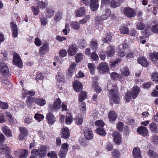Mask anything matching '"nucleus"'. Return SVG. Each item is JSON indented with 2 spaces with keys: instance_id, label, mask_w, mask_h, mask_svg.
I'll use <instances>...</instances> for the list:
<instances>
[{
  "instance_id": "obj_47",
  "label": "nucleus",
  "mask_w": 158,
  "mask_h": 158,
  "mask_svg": "<svg viewBox=\"0 0 158 158\" xmlns=\"http://www.w3.org/2000/svg\"><path fill=\"white\" fill-rule=\"evenodd\" d=\"M56 78L59 83L63 82L64 80V77L61 73L58 74L56 76Z\"/></svg>"
},
{
  "instance_id": "obj_40",
  "label": "nucleus",
  "mask_w": 158,
  "mask_h": 158,
  "mask_svg": "<svg viewBox=\"0 0 158 158\" xmlns=\"http://www.w3.org/2000/svg\"><path fill=\"white\" fill-rule=\"evenodd\" d=\"M92 85L96 92L98 93H99L101 92L102 89L101 87L99 86L98 84L96 82H94V83L92 84Z\"/></svg>"
},
{
  "instance_id": "obj_48",
  "label": "nucleus",
  "mask_w": 158,
  "mask_h": 158,
  "mask_svg": "<svg viewBox=\"0 0 158 158\" xmlns=\"http://www.w3.org/2000/svg\"><path fill=\"white\" fill-rule=\"evenodd\" d=\"M73 118L72 116L70 114H67L66 118V123L67 124H70L73 120Z\"/></svg>"
},
{
  "instance_id": "obj_38",
  "label": "nucleus",
  "mask_w": 158,
  "mask_h": 158,
  "mask_svg": "<svg viewBox=\"0 0 158 158\" xmlns=\"http://www.w3.org/2000/svg\"><path fill=\"white\" fill-rule=\"evenodd\" d=\"M120 31L121 34H127L129 32V30L127 26H123L121 27Z\"/></svg>"
},
{
  "instance_id": "obj_44",
  "label": "nucleus",
  "mask_w": 158,
  "mask_h": 158,
  "mask_svg": "<svg viewBox=\"0 0 158 158\" xmlns=\"http://www.w3.org/2000/svg\"><path fill=\"white\" fill-rule=\"evenodd\" d=\"M31 9L34 15H37L39 14L40 10L38 6L35 7L32 6L31 7Z\"/></svg>"
},
{
  "instance_id": "obj_34",
  "label": "nucleus",
  "mask_w": 158,
  "mask_h": 158,
  "mask_svg": "<svg viewBox=\"0 0 158 158\" xmlns=\"http://www.w3.org/2000/svg\"><path fill=\"white\" fill-rule=\"evenodd\" d=\"M87 93L85 91L82 92L79 94L78 98L79 101L80 102H83L86 98Z\"/></svg>"
},
{
  "instance_id": "obj_16",
  "label": "nucleus",
  "mask_w": 158,
  "mask_h": 158,
  "mask_svg": "<svg viewBox=\"0 0 158 158\" xmlns=\"http://www.w3.org/2000/svg\"><path fill=\"white\" fill-rule=\"evenodd\" d=\"M76 65L75 63H72L70 65L67 73V77L68 78H71L73 74Z\"/></svg>"
},
{
  "instance_id": "obj_32",
  "label": "nucleus",
  "mask_w": 158,
  "mask_h": 158,
  "mask_svg": "<svg viewBox=\"0 0 158 158\" xmlns=\"http://www.w3.org/2000/svg\"><path fill=\"white\" fill-rule=\"evenodd\" d=\"M119 2L112 0L110 3V6L113 8H116L120 6V4L123 2V0H118Z\"/></svg>"
},
{
  "instance_id": "obj_53",
  "label": "nucleus",
  "mask_w": 158,
  "mask_h": 158,
  "mask_svg": "<svg viewBox=\"0 0 158 158\" xmlns=\"http://www.w3.org/2000/svg\"><path fill=\"white\" fill-rule=\"evenodd\" d=\"M151 140L154 144L158 145V136L152 135L151 137Z\"/></svg>"
},
{
  "instance_id": "obj_17",
  "label": "nucleus",
  "mask_w": 158,
  "mask_h": 158,
  "mask_svg": "<svg viewBox=\"0 0 158 158\" xmlns=\"http://www.w3.org/2000/svg\"><path fill=\"white\" fill-rule=\"evenodd\" d=\"M55 12L54 9L52 8H47L46 9L45 15L46 18H50L52 17Z\"/></svg>"
},
{
  "instance_id": "obj_45",
  "label": "nucleus",
  "mask_w": 158,
  "mask_h": 158,
  "mask_svg": "<svg viewBox=\"0 0 158 158\" xmlns=\"http://www.w3.org/2000/svg\"><path fill=\"white\" fill-rule=\"evenodd\" d=\"M19 130L20 133L27 136L28 132L26 128L23 127H20L19 128Z\"/></svg>"
},
{
  "instance_id": "obj_39",
  "label": "nucleus",
  "mask_w": 158,
  "mask_h": 158,
  "mask_svg": "<svg viewBox=\"0 0 158 158\" xmlns=\"http://www.w3.org/2000/svg\"><path fill=\"white\" fill-rule=\"evenodd\" d=\"M90 47L91 49L95 51L97 49L98 47L97 42L94 41L92 40L90 42Z\"/></svg>"
},
{
  "instance_id": "obj_42",
  "label": "nucleus",
  "mask_w": 158,
  "mask_h": 158,
  "mask_svg": "<svg viewBox=\"0 0 158 158\" xmlns=\"http://www.w3.org/2000/svg\"><path fill=\"white\" fill-rule=\"evenodd\" d=\"M34 118L36 120L40 122L44 118V116L42 114L36 113L35 114Z\"/></svg>"
},
{
  "instance_id": "obj_21",
  "label": "nucleus",
  "mask_w": 158,
  "mask_h": 158,
  "mask_svg": "<svg viewBox=\"0 0 158 158\" xmlns=\"http://www.w3.org/2000/svg\"><path fill=\"white\" fill-rule=\"evenodd\" d=\"M70 136V133L67 127H63L62 128L61 136L64 139H67Z\"/></svg>"
},
{
  "instance_id": "obj_54",
  "label": "nucleus",
  "mask_w": 158,
  "mask_h": 158,
  "mask_svg": "<svg viewBox=\"0 0 158 158\" xmlns=\"http://www.w3.org/2000/svg\"><path fill=\"white\" fill-rule=\"evenodd\" d=\"M152 78L156 83L158 84V73L156 72L152 73Z\"/></svg>"
},
{
  "instance_id": "obj_20",
  "label": "nucleus",
  "mask_w": 158,
  "mask_h": 158,
  "mask_svg": "<svg viewBox=\"0 0 158 158\" xmlns=\"http://www.w3.org/2000/svg\"><path fill=\"white\" fill-rule=\"evenodd\" d=\"M106 52L108 57H112L115 53L114 47L111 45H110L106 48Z\"/></svg>"
},
{
  "instance_id": "obj_49",
  "label": "nucleus",
  "mask_w": 158,
  "mask_h": 158,
  "mask_svg": "<svg viewBox=\"0 0 158 158\" xmlns=\"http://www.w3.org/2000/svg\"><path fill=\"white\" fill-rule=\"evenodd\" d=\"M110 76L111 78L114 80H117L118 78L119 79L121 77V76L119 75L117 73L115 72H113Z\"/></svg>"
},
{
  "instance_id": "obj_18",
  "label": "nucleus",
  "mask_w": 158,
  "mask_h": 158,
  "mask_svg": "<svg viewBox=\"0 0 158 158\" xmlns=\"http://www.w3.org/2000/svg\"><path fill=\"white\" fill-rule=\"evenodd\" d=\"M84 135L86 139L89 140L92 139L93 137V133L90 129H87L84 131Z\"/></svg>"
},
{
  "instance_id": "obj_22",
  "label": "nucleus",
  "mask_w": 158,
  "mask_h": 158,
  "mask_svg": "<svg viewBox=\"0 0 158 158\" xmlns=\"http://www.w3.org/2000/svg\"><path fill=\"white\" fill-rule=\"evenodd\" d=\"M35 103L40 106H44L46 103V101L42 98L35 97Z\"/></svg>"
},
{
  "instance_id": "obj_60",
  "label": "nucleus",
  "mask_w": 158,
  "mask_h": 158,
  "mask_svg": "<svg viewBox=\"0 0 158 158\" xmlns=\"http://www.w3.org/2000/svg\"><path fill=\"white\" fill-rule=\"evenodd\" d=\"M48 5L47 2H44L43 1L40 2L38 3V6L42 9H44L46 7V6Z\"/></svg>"
},
{
  "instance_id": "obj_12",
  "label": "nucleus",
  "mask_w": 158,
  "mask_h": 158,
  "mask_svg": "<svg viewBox=\"0 0 158 158\" xmlns=\"http://www.w3.org/2000/svg\"><path fill=\"white\" fill-rule=\"evenodd\" d=\"M46 118L48 124L50 125L53 124L56 121V118L51 113H49L47 114Z\"/></svg>"
},
{
  "instance_id": "obj_23",
  "label": "nucleus",
  "mask_w": 158,
  "mask_h": 158,
  "mask_svg": "<svg viewBox=\"0 0 158 158\" xmlns=\"http://www.w3.org/2000/svg\"><path fill=\"white\" fill-rule=\"evenodd\" d=\"M132 91V92H131L132 97L133 99H135L137 97L139 93V88L137 85L133 87Z\"/></svg>"
},
{
  "instance_id": "obj_9",
  "label": "nucleus",
  "mask_w": 158,
  "mask_h": 158,
  "mask_svg": "<svg viewBox=\"0 0 158 158\" xmlns=\"http://www.w3.org/2000/svg\"><path fill=\"white\" fill-rule=\"evenodd\" d=\"M137 131L139 134L144 137L147 136L148 135V132L147 128L143 126L139 127Z\"/></svg>"
},
{
  "instance_id": "obj_64",
  "label": "nucleus",
  "mask_w": 158,
  "mask_h": 158,
  "mask_svg": "<svg viewBox=\"0 0 158 158\" xmlns=\"http://www.w3.org/2000/svg\"><path fill=\"white\" fill-rule=\"evenodd\" d=\"M28 151L26 149L24 150L21 153L19 158H26L28 154Z\"/></svg>"
},
{
  "instance_id": "obj_33",
  "label": "nucleus",
  "mask_w": 158,
  "mask_h": 158,
  "mask_svg": "<svg viewBox=\"0 0 158 158\" xmlns=\"http://www.w3.org/2000/svg\"><path fill=\"white\" fill-rule=\"evenodd\" d=\"M147 153L150 158H158V154L152 150H149Z\"/></svg>"
},
{
  "instance_id": "obj_29",
  "label": "nucleus",
  "mask_w": 158,
  "mask_h": 158,
  "mask_svg": "<svg viewBox=\"0 0 158 158\" xmlns=\"http://www.w3.org/2000/svg\"><path fill=\"white\" fill-rule=\"evenodd\" d=\"M111 15L110 10V9H107L106 11L103 12V14L101 16V18L102 20H105L107 19Z\"/></svg>"
},
{
  "instance_id": "obj_25",
  "label": "nucleus",
  "mask_w": 158,
  "mask_h": 158,
  "mask_svg": "<svg viewBox=\"0 0 158 158\" xmlns=\"http://www.w3.org/2000/svg\"><path fill=\"white\" fill-rule=\"evenodd\" d=\"M90 7L93 11L97 10L99 6L98 4V0H90Z\"/></svg>"
},
{
  "instance_id": "obj_46",
  "label": "nucleus",
  "mask_w": 158,
  "mask_h": 158,
  "mask_svg": "<svg viewBox=\"0 0 158 158\" xmlns=\"http://www.w3.org/2000/svg\"><path fill=\"white\" fill-rule=\"evenodd\" d=\"M112 156L113 158H119L120 157V153L118 150L115 149L112 152Z\"/></svg>"
},
{
  "instance_id": "obj_61",
  "label": "nucleus",
  "mask_w": 158,
  "mask_h": 158,
  "mask_svg": "<svg viewBox=\"0 0 158 158\" xmlns=\"http://www.w3.org/2000/svg\"><path fill=\"white\" fill-rule=\"evenodd\" d=\"M123 126V123L122 122H119L117 125V128L119 132H121L122 131Z\"/></svg>"
},
{
  "instance_id": "obj_6",
  "label": "nucleus",
  "mask_w": 158,
  "mask_h": 158,
  "mask_svg": "<svg viewBox=\"0 0 158 158\" xmlns=\"http://www.w3.org/2000/svg\"><path fill=\"white\" fill-rule=\"evenodd\" d=\"M123 13L126 16L129 18L133 17L136 15L135 10L130 7L125 8L123 10Z\"/></svg>"
},
{
  "instance_id": "obj_19",
  "label": "nucleus",
  "mask_w": 158,
  "mask_h": 158,
  "mask_svg": "<svg viewBox=\"0 0 158 158\" xmlns=\"http://www.w3.org/2000/svg\"><path fill=\"white\" fill-rule=\"evenodd\" d=\"M85 12V7H81L75 11V15L76 17H80L84 15Z\"/></svg>"
},
{
  "instance_id": "obj_57",
  "label": "nucleus",
  "mask_w": 158,
  "mask_h": 158,
  "mask_svg": "<svg viewBox=\"0 0 158 158\" xmlns=\"http://www.w3.org/2000/svg\"><path fill=\"white\" fill-rule=\"evenodd\" d=\"M83 55L81 53H78L75 56V60L77 62H80L82 59Z\"/></svg>"
},
{
  "instance_id": "obj_62",
  "label": "nucleus",
  "mask_w": 158,
  "mask_h": 158,
  "mask_svg": "<svg viewBox=\"0 0 158 158\" xmlns=\"http://www.w3.org/2000/svg\"><path fill=\"white\" fill-rule=\"evenodd\" d=\"M95 125L100 128L104 126V123L102 120H98L95 122Z\"/></svg>"
},
{
  "instance_id": "obj_15",
  "label": "nucleus",
  "mask_w": 158,
  "mask_h": 158,
  "mask_svg": "<svg viewBox=\"0 0 158 158\" xmlns=\"http://www.w3.org/2000/svg\"><path fill=\"white\" fill-rule=\"evenodd\" d=\"M114 142L117 144H120L121 142V136L117 132H113L112 134Z\"/></svg>"
},
{
  "instance_id": "obj_63",
  "label": "nucleus",
  "mask_w": 158,
  "mask_h": 158,
  "mask_svg": "<svg viewBox=\"0 0 158 158\" xmlns=\"http://www.w3.org/2000/svg\"><path fill=\"white\" fill-rule=\"evenodd\" d=\"M48 156H50V158H57V155L56 153L54 151H52L51 153L48 152L47 153Z\"/></svg>"
},
{
  "instance_id": "obj_7",
  "label": "nucleus",
  "mask_w": 158,
  "mask_h": 158,
  "mask_svg": "<svg viewBox=\"0 0 158 158\" xmlns=\"http://www.w3.org/2000/svg\"><path fill=\"white\" fill-rule=\"evenodd\" d=\"M49 50V46L48 43H45L43 44V45L40 47L39 50L40 54L43 55L45 53L48 52Z\"/></svg>"
},
{
  "instance_id": "obj_4",
  "label": "nucleus",
  "mask_w": 158,
  "mask_h": 158,
  "mask_svg": "<svg viewBox=\"0 0 158 158\" xmlns=\"http://www.w3.org/2000/svg\"><path fill=\"white\" fill-rule=\"evenodd\" d=\"M13 63L14 65L18 66L21 68L23 66V63L18 53L15 52L13 55Z\"/></svg>"
},
{
  "instance_id": "obj_36",
  "label": "nucleus",
  "mask_w": 158,
  "mask_h": 158,
  "mask_svg": "<svg viewBox=\"0 0 158 158\" xmlns=\"http://www.w3.org/2000/svg\"><path fill=\"white\" fill-rule=\"evenodd\" d=\"M96 131L97 134L102 136H105L106 134L105 130L102 127L97 129Z\"/></svg>"
},
{
  "instance_id": "obj_50",
  "label": "nucleus",
  "mask_w": 158,
  "mask_h": 158,
  "mask_svg": "<svg viewBox=\"0 0 158 158\" xmlns=\"http://www.w3.org/2000/svg\"><path fill=\"white\" fill-rule=\"evenodd\" d=\"M69 147V145L67 143H63L61 145L60 150L67 152Z\"/></svg>"
},
{
  "instance_id": "obj_55",
  "label": "nucleus",
  "mask_w": 158,
  "mask_h": 158,
  "mask_svg": "<svg viewBox=\"0 0 158 158\" xmlns=\"http://www.w3.org/2000/svg\"><path fill=\"white\" fill-rule=\"evenodd\" d=\"M88 67L90 70L91 73L93 74L95 70V67L94 65L92 63H89L88 64Z\"/></svg>"
},
{
  "instance_id": "obj_26",
  "label": "nucleus",
  "mask_w": 158,
  "mask_h": 158,
  "mask_svg": "<svg viewBox=\"0 0 158 158\" xmlns=\"http://www.w3.org/2000/svg\"><path fill=\"white\" fill-rule=\"evenodd\" d=\"M35 97H28L26 99V103L27 106L29 107H31L34 103H35Z\"/></svg>"
},
{
  "instance_id": "obj_3",
  "label": "nucleus",
  "mask_w": 158,
  "mask_h": 158,
  "mask_svg": "<svg viewBox=\"0 0 158 158\" xmlns=\"http://www.w3.org/2000/svg\"><path fill=\"white\" fill-rule=\"evenodd\" d=\"M61 101L59 98L56 99L53 104H50L48 105L49 111L54 112L59 110L60 107Z\"/></svg>"
},
{
  "instance_id": "obj_13",
  "label": "nucleus",
  "mask_w": 158,
  "mask_h": 158,
  "mask_svg": "<svg viewBox=\"0 0 158 158\" xmlns=\"http://www.w3.org/2000/svg\"><path fill=\"white\" fill-rule=\"evenodd\" d=\"M77 48L75 44L70 45L68 50V53L69 56H73L77 51Z\"/></svg>"
},
{
  "instance_id": "obj_31",
  "label": "nucleus",
  "mask_w": 158,
  "mask_h": 158,
  "mask_svg": "<svg viewBox=\"0 0 158 158\" xmlns=\"http://www.w3.org/2000/svg\"><path fill=\"white\" fill-rule=\"evenodd\" d=\"M2 130L3 132L7 136L9 137L11 136V132L7 126H3L2 127Z\"/></svg>"
},
{
  "instance_id": "obj_24",
  "label": "nucleus",
  "mask_w": 158,
  "mask_h": 158,
  "mask_svg": "<svg viewBox=\"0 0 158 158\" xmlns=\"http://www.w3.org/2000/svg\"><path fill=\"white\" fill-rule=\"evenodd\" d=\"M132 155L134 158H142L140 149L138 147H135L134 148Z\"/></svg>"
},
{
  "instance_id": "obj_37",
  "label": "nucleus",
  "mask_w": 158,
  "mask_h": 158,
  "mask_svg": "<svg viewBox=\"0 0 158 158\" xmlns=\"http://www.w3.org/2000/svg\"><path fill=\"white\" fill-rule=\"evenodd\" d=\"M70 25L72 29L78 30L80 28L79 23L77 21H72L70 23Z\"/></svg>"
},
{
  "instance_id": "obj_2",
  "label": "nucleus",
  "mask_w": 158,
  "mask_h": 158,
  "mask_svg": "<svg viewBox=\"0 0 158 158\" xmlns=\"http://www.w3.org/2000/svg\"><path fill=\"white\" fill-rule=\"evenodd\" d=\"M48 148L45 146L42 145L38 149H33L31 151V154L35 155L40 158H44L46 155Z\"/></svg>"
},
{
  "instance_id": "obj_14",
  "label": "nucleus",
  "mask_w": 158,
  "mask_h": 158,
  "mask_svg": "<svg viewBox=\"0 0 158 158\" xmlns=\"http://www.w3.org/2000/svg\"><path fill=\"white\" fill-rule=\"evenodd\" d=\"M117 116V114L114 110L110 111L108 113V117L110 122L113 123L116 120Z\"/></svg>"
},
{
  "instance_id": "obj_5",
  "label": "nucleus",
  "mask_w": 158,
  "mask_h": 158,
  "mask_svg": "<svg viewBox=\"0 0 158 158\" xmlns=\"http://www.w3.org/2000/svg\"><path fill=\"white\" fill-rule=\"evenodd\" d=\"M98 69L99 72L101 73H107L109 71L108 65L106 62L100 64L98 67Z\"/></svg>"
},
{
  "instance_id": "obj_8",
  "label": "nucleus",
  "mask_w": 158,
  "mask_h": 158,
  "mask_svg": "<svg viewBox=\"0 0 158 158\" xmlns=\"http://www.w3.org/2000/svg\"><path fill=\"white\" fill-rule=\"evenodd\" d=\"M73 86L74 90L77 92H80L82 89V86L81 83L78 80H75L73 83Z\"/></svg>"
},
{
  "instance_id": "obj_1",
  "label": "nucleus",
  "mask_w": 158,
  "mask_h": 158,
  "mask_svg": "<svg viewBox=\"0 0 158 158\" xmlns=\"http://www.w3.org/2000/svg\"><path fill=\"white\" fill-rule=\"evenodd\" d=\"M107 88L109 91V95L110 101L116 104L119 103L120 98L118 94V92L117 85H113L109 82L108 83Z\"/></svg>"
},
{
  "instance_id": "obj_27",
  "label": "nucleus",
  "mask_w": 158,
  "mask_h": 158,
  "mask_svg": "<svg viewBox=\"0 0 158 158\" xmlns=\"http://www.w3.org/2000/svg\"><path fill=\"white\" fill-rule=\"evenodd\" d=\"M138 63L143 67H146L148 64V63L146 59L143 57L139 58L138 59Z\"/></svg>"
},
{
  "instance_id": "obj_41",
  "label": "nucleus",
  "mask_w": 158,
  "mask_h": 158,
  "mask_svg": "<svg viewBox=\"0 0 158 158\" xmlns=\"http://www.w3.org/2000/svg\"><path fill=\"white\" fill-rule=\"evenodd\" d=\"M83 120L81 115L76 116L75 118V121L77 125H81L82 123Z\"/></svg>"
},
{
  "instance_id": "obj_35",
  "label": "nucleus",
  "mask_w": 158,
  "mask_h": 158,
  "mask_svg": "<svg viewBox=\"0 0 158 158\" xmlns=\"http://www.w3.org/2000/svg\"><path fill=\"white\" fill-rule=\"evenodd\" d=\"M121 71L122 75L125 77L128 76L130 73V72L127 67L122 68L121 69Z\"/></svg>"
},
{
  "instance_id": "obj_56",
  "label": "nucleus",
  "mask_w": 158,
  "mask_h": 158,
  "mask_svg": "<svg viewBox=\"0 0 158 158\" xmlns=\"http://www.w3.org/2000/svg\"><path fill=\"white\" fill-rule=\"evenodd\" d=\"M150 59L155 62V60L156 59L158 60V52H154L150 55Z\"/></svg>"
},
{
  "instance_id": "obj_28",
  "label": "nucleus",
  "mask_w": 158,
  "mask_h": 158,
  "mask_svg": "<svg viewBox=\"0 0 158 158\" xmlns=\"http://www.w3.org/2000/svg\"><path fill=\"white\" fill-rule=\"evenodd\" d=\"M150 130L154 133H158V128L155 123H152L149 124Z\"/></svg>"
},
{
  "instance_id": "obj_30",
  "label": "nucleus",
  "mask_w": 158,
  "mask_h": 158,
  "mask_svg": "<svg viewBox=\"0 0 158 158\" xmlns=\"http://www.w3.org/2000/svg\"><path fill=\"white\" fill-rule=\"evenodd\" d=\"M62 12L60 10L57 11L53 18L54 21L56 22L60 21L62 19Z\"/></svg>"
},
{
  "instance_id": "obj_10",
  "label": "nucleus",
  "mask_w": 158,
  "mask_h": 158,
  "mask_svg": "<svg viewBox=\"0 0 158 158\" xmlns=\"http://www.w3.org/2000/svg\"><path fill=\"white\" fill-rule=\"evenodd\" d=\"M0 71L2 74L6 75L9 73L8 68L6 64L4 63H0Z\"/></svg>"
},
{
  "instance_id": "obj_51",
  "label": "nucleus",
  "mask_w": 158,
  "mask_h": 158,
  "mask_svg": "<svg viewBox=\"0 0 158 158\" xmlns=\"http://www.w3.org/2000/svg\"><path fill=\"white\" fill-rule=\"evenodd\" d=\"M132 97L131 93L130 92H127L125 96V100L126 102H128L131 100Z\"/></svg>"
},
{
  "instance_id": "obj_59",
  "label": "nucleus",
  "mask_w": 158,
  "mask_h": 158,
  "mask_svg": "<svg viewBox=\"0 0 158 158\" xmlns=\"http://www.w3.org/2000/svg\"><path fill=\"white\" fill-rule=\"evenodd\" d=\"M44 77L43 74L41 73L38 72L36 73L35 79L38 81L39 80H42L44 78Z\"/></svg>"
},
{
  "instance_id": "obj_52",
  "label": "nucleus",
  "mask_w": 158,
  "mask_h": 158,
  "mask_svg": "<svg viewBox=\"0 0 158 158\" xmlns=\"http://www.w3.org/2000/svg\"><path fill=\"white\" fill-rule=\"evenodd\" d=\"M112 38V35L110 33H108L106 38H103L102 40L106 43H109L110 41Z\"/></svg>"
},
{
  "instance_id": "obj_11",
  "label": "nucleus",
  "mask_w": 158,
  "mask_h": 158,
  "mask_svg": "<svg viewBox=\"0 0 158 158\" xmlns=\"http://www.w3.org/2000/svg\"><path fill=\"white\" fill-rule=\"evenodd\" d=\"M10 24L12 37L14 38H16L18 35V28L16 23L15 22H11Z\"/></svg>"
},
{
  "instance_id": "obj_58",
  "label": "nucleus",
  "mask_w": 158,
  "mask_h": 158,
  "mask_svg": "<svg viewBox=\"0 0 158 158\" xmlns=\"http://www.w3.org/2000/svg\"><path fill=\"white\" fill-rule=\"evenodd\" d=\"M134 55V52H133L131 51L128 53L126 55V57L127 58V61H130L131 60V59L133 58Z\"/></svg>"
},
{
  "instance_id": "obj_43",
  "label": "nucleus",
  "mask_w": 158,
  "mask_h": 158,
  "mask_svg": "<svg viewBox=\"0 0 158 158\" xmlns=\"http://www.w3.org/2000/svg\"><path fill=\"white\" fill-rule=\"evenodd\" d=\"M136 28L139 30H143L145 28V26L143 22H139L137 23Z\"/></svg>"
}]
</instances>
